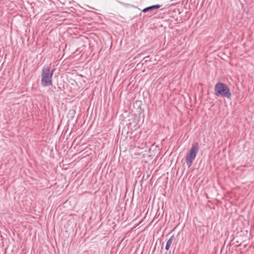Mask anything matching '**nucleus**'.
Returning a JSON list of instances; mask_svg holds the SVG:
<instances>
[{"instance_id":"f257e3e1","label":"nucleus","mask_w":254,"mask_h":254,"mask_svg":"<svg viewBox=\"0 0 254 254\" xmlns=\"http://www.w3.org/2000/svg\"><path fill=\"white\" fill-rule=\"evenodd\" d=\"M215 94L217 96H221L225 97L227 99H230L231 97V93L229 88L224 83L218 82L214 87Z\"/></svg>"},{"instance_id":"f03ea898","label":"nucleus","mask_w":254,"mask_h":254,"mask_svg":"<svg viewBox=\"0 0 254 254\" xmlns=\"http://www.w3.org/2000/svg\"><path fill=\"white\" fill-rule=\"evenodd\" d=\"M54 71V69L50 71L49 67H44L42 69L41 83L43 86L46 87L52 85V77Z\"/></svg>"},{"instance_id":"20e7f679","label":"nucleus","mask_w":254,"mask_h":254,"mask_svg":"<svg viewBox=\"0 0 254 254\" xmlns=\"http://www.w3.org/2000/svg\"><path fill=\"white\" fill-rule=\"evenodd\" d=\"M160 7V5L159 4L154 5L144 8L142 10L143 12H147L149 10L158 9Z\"/></svg>"},{"instance_id":"7ed1b4c3","label":"nucleus","mask_w":254,"mask_h":254,"mask_svg":"<svg viewBox=\"0 0 254 254\" xmlns=\"http://www.w3.org/2000/svg\"><path fill=\"white\" fill-rule=\"evenodd\" d=\"M199 148L198 143L195 142L192 144L186 157V162L188 167L191 166L193 161L199 151Z\"/></svg>"},{"instance_id":"39448f33","label":"nucleus","mask_w":254,"mask_h":254,"mask_svg":"<svg viewBox=\"0 0 254 254\" xmlns=\"http://www.w3.org/2000/svg\"><path fill=\"white\" fill-rule=\"evenodd\" d=\"M174 240V236H172L171 238L167 241L165 247V250L168 251L170 246L172 245L173 241Z\"/></svg>"}]
</instances>
